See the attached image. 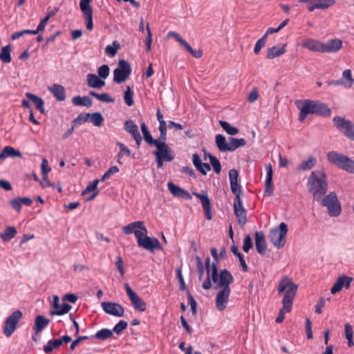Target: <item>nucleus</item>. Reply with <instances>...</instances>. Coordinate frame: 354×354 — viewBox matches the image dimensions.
<instances>
[{
  "instance_id": "6e6552de",
  "label": "nucleus",
  "mask_w": 354,
  "mask_h": 354,
  "mask_svg": "<svg viewBox=\"0 0 354 354\" xmlns=\"http://www.w3.org/2000/svg\"><path fill=\"white\" fill-rule=\"evenodd\" d=\"M335 126L344 135L351 140H354V124L348 120L341 116H335L333 118Z\"/></svg>"
},
{
  "instance_id": "338daca9",
  "label": "nucleus",
  "mask_w": 354,
  "mask_h": 354,
  "mask_svg": "<svg viewBox=\"0 0 354 354\" xmlns=\"http://www.w3.org/2000/svg\"><path fill=\"white\" fill-rule=\"evenodd\" d=\"M143 137L145 141L150 146L156 147L159 144L158 142H157V140H156V139L153 138L150 132L145 133V135H143Z\"/></svg>"
},
{
  "instance_id": "4c0bfd02",
  "label": "nucleus",
  "mask_w": 354,
  "mask_h": 354,
  "mask_svg": "<svg viewBox=\"0 0 354 354\" xmlns=\"http://www.w3.org/2000/svg\"><path fill=\"white\" fill-rule=\"evenodd\" d=\"M317 160L313 157L309 156L306 160H303L301 163L297 167V170L306 171L313 168L316 164Z\"/></svg>"
},
{
  "instance_id": "5701e85b",
  "label": "nucleus",
  "mask_w": 354,
  "mask_h": 354,
  "mask_svg": "<svg viewBox=\"0 0 354 354\" xmlns=\"http://www.w3.org/2000/svg\"><path fill=\"white\" fill-rule=\"evenodd\" d=\"M141 225H142V221L132 222V223L128 224L127 225L123 226L122 232L125 234H131L133 233L137 239V242H138V239H140L141 234H140V232H139V227Z\"/></svg>"
},
{
  "instance_id": "c9c22d12",
  "label": "nucleus",
  "mask_w": 354,
  "mask_h": 354,
  "mask_svg": "<svg viewBox=\"0 0 354 354\" xmlns=\"http://www.w3.org/2000/svg\"><path fill=\"white\" fill-rule=\"evenodd\" d=\"M246 145V141L244 138H236L234 137L229 138L228 151H233L240 147H243Z\"/></svg>"
},
{
  "instance_id": "dca6fc26",
  "label": "nucleus",
  "mask_w": 354,
  "mask_h": 354,
  "mask_svg": "<svg viewBox=\"0 0 354 354\" xmlns=\"http://www.w3.org/2000/svg\"><path fill=\"white\" fill-rule=\"evenodd\" d=\"M352 281V277H349L345 275L339 276L331 288L330 292L333 295L336 294L337 292H339L344 286L348 289L350 287Z\"/></svg>"
},
{
  "instance_id": "6e6d98bb",
  "label": "nucleus",
  "mask_w": 354,
  "mask_h": 354,
  "mask_svg": "<svg viewBox=\"0 0 354 354\" xmlns=\"http://www.w3.org/2000/svg\"><path fill=\"white\" fill-rule=\"evenodd\" d=\"M110 68L107 64L101 66L97 70V74L102 80H105L109 75Z\"/></svg>"
},
{
  "instance_id": "774afa93",
  "label": "nucleus",
  "mask_w": 354,
  "mask_h": 354,
  "mask_svg": "<svg viewBox=\"0 0 354 354\" xmlns=\"http://www.w3.org/2000/svg\"><path fill=\"white\" fill-rule=\"evenodd\" d=\"M84 17L86 22V29L89 31L92 30L93 28V14L85 15Z\"/></svg>"
},
{
  "instance_id": "ea45409f",
  "label": "nucleus",
  "mask_w": 354,
  "mask_h": 354,
  "mask_svg": "<svg viewBox=\"0 0 354 354\" xmlns=\"http://www.w3.org/2000/svg\"><path fill=\"white\" fill-rule=\"evenodd\" d=\"M89 95L97 98V100L107 103H113L115 100L112 98L109 93H104L99 94L93 91H91L88 93Z\"/></svg>"
},
{
  "instance_id": "f257e3e1",
  "label": "nucleus",
  "mask_w": 354,
  "mask_h": 354,
  "mask_svg": "<svg viewBox=\"0 0 354 354\" xmlns=\"http://www.w3.org/2000/svg\"><path fill=\"white\" fill-rule=\"evenodd\" d=\"M205 267L207 271V277L202 283L203 289H210L212 286V281L216 284L214 289H231L230 285L233 283L234 277L230 271L223 269L218 273L216 263H211L209 257L205 259Z\"/></svg>"
},
{
  "instance_id": "b1692460",
  "label": "nucleus",
  "mask_w": 354,
  "mask_h": 354,
  "mask_svg": "<svg viewBox=\"0 0 354 354\" xmlns=\"http://www.w3.org/2000/svg\"><path fill=\"white\" fill-rule=\"evenodd\" d=\"M192 161L196 169L203 175H206L207 171L211 170L210 165L208 163H203L198 153L193 154Z\"/></svg>"
},
{
  "instance_id": "423d86ee",
  "label": "nucleus",
  "mask_w": 354,
  "mask_h": 354,
  "mask_svg": "<svg viewBox=\"0 0 354 354\" xmlns=\"http://www.w3.org/2000/svg\"><path fill=\"white\" fill-rule=\"evenodd\" d=\"M288 231V225L285 223H281L278 228H274L270 231L268 239L274 247L280 249L286 243Z\"/></svg>"
},
{
  "instance_id": "c85d7f7f",
  "label": "nucleus",
  "mask_w": 354,
  "mask_h": 354,
  "mask_svg": "<svg viewBox=\"0 0 354 354\" xmlns=\"http://www.w3.org/2000/svg\"><path fill=\"white\" fill-rule=\"evenodd\" d=\"M8 157L22 158V153L20 151L15 149L11 146H6L0 153V160H1Z\"/></svg>"
},
{
  "instance_id": "bb28decb",
  "label": "nucleus",
  "mask_w": 354,
  "mask_h": 354,
  "mask_svg": "<svg viewBox=\"0 0 354 354\" xmlns=\"http://www.w3.org/2000/svg\"><path fill=\"white\" fill-rule=\"evenodd\" d=\"M342 47V41L339 39H333L327 43H324V53L337 52Z\"/></svg>"
},
{
  "instance_id": "de8ad7c7",
  "label": "nucleus",
  "mask_w": 354,
  "mask_h": 354,
  "mask_svg": "<svg viewBox=\"0 0 354 354\" xmlns=\"http://www.w3.org/2000/svg\"><path fill=\"white\" fill-rule=\"evenodd\" d=\"M58 10V8H55L53 10L47 13L46 16L41 20L39 24L38 25L39 30L43 31L44 30L49 19L53 16L55 15Z\"/></svg>"
},
{
  "instance_id": "2eb2a0df",
  "label": "nucleus",
  "mask_w": 354,
  "mask_h": 354,
  "mask_svg": "<svg viewBox=\"0 0 354 354\" xmlns=\"http://www.w3.org/2000/svg\"><path fill=\"white\" fill-rule=\"evenodd\" d=\"M156 147L157 150L153 152L155 156H159L167 162L172 161L174 159V154L167 144L159 143Z\"/></svg>"
},
{
  "instance_id": "9b49d317",
  "label": "nucleus",
  "mask_w": 354,
  "mask_h": 354,
  "mask_svg": "<svg viewBox=\"0 0 354 354\" xmlns=\"http://www.w3.org/2000/svg\"><path fill=\"white\" fill-rule=\"evenodd\" d=\"M234 212L240 226H244L247 222V211L243 207L241 196L236 194L234 201Z\"/></svg>"
},
{
  "instance_id": "20e7f679",
  "label": "nucleus",
  "mask_w": 354,
  "mask_h": 354,
  "mask_svg": "<svg viewBox=\"0 0 354 354\" xmlns=\"http://www.w3.org/2000/svg\"><path fill=\"white\" fill-rule=\"evenodd\" d=\"M308 191L313 195V199L319 201L326 193L328 183L324 171H313L308 178Z\"/></svg>"
},
{
  "instance_id": "e433bc0d",
  "label": "nucleus",
  "mask_w": 354,
  "mask_h": 354,
  "mask_svg": "<svg viewBox=\"0 0 354 354\" xmlns=\"http://www.w3.org/2000/svg\"><path fill=\"white\" fill-rule=\"evenodd\" d=\"M26 95L29 100L34 102V104H35V107L37 110H39L41 113H45V110L44 108V102L41 97L30 93H26Z\"/></svg>"
},
{
  "instance_id": "a878e982",
  "label": "nucleus",
  "mask_w": 354,
  "mask_h": 354,
  "mask_svg": "<svg viewBox=\"0 0 354 354\" xmlns=\"http://www.w3.org/2000/svg\"><path fill=\"white\" fill-rule=\"evenodd\" d=\"M50 320L42 315H37L35 319L33 330L37 335L42 331L49 324Z\"/></svg>"
},
{
  "instance_id": "473e14b6",
  "label": "nucleus",
  "mask_w": 354,
  "mask_h": 354,
  "mask_svg": "<svg viewBox=\"0 0 354 354\" xmlns=\"http://www.w3.org/2000/svg\"><path fill=\"white\" fill-rule=\"evenodd\" d=\"M285 46V45H283L282 47L274 46L269 48L266 54V58L271 59L284 54L286 53Z\"/></svg>"
},
{
  "instance_id": "e2e57ef3",
  "label": "nucleus",
  "mask_w": 354,
  "mask_h": 354,
  "mask_svg": "<svg viewBox=\"0 0 354 354\" xmlns=\"http://www.w3.org/2000/svg\"><path fill=\"white\" fill-rule=\"evenodd\" d=\"M252 247V238L250 235H247L243 240V250L245 252L248 253Z\"/></svg>"
},
{
  "instance_id": "5fc2aeb1",
  "label": "nucleus",
  "mask_w": 354,
  "mask_h": 354,
  "mask_svg": "<svg viewBox=\"0 0 354 354\" xmlns=\"http://www.w3.org/2000/svg\"><path fill=\"white\" fill-rule=\"evenodd\" d=\"M119 48V44L115 41L113 42V45H109L105 48V53L111 56H115Z\"/></svg>"
},
{
  "instance_id": "a19ab883",
  "label": "nucleus",
  "mask_w": 354,
  "mask_h": 354,
  "mask_svg": "<svg viewBox=\"0 0 354 354\" xmlns=\"http://www.w3.org/2000/svg\"><path fill=\"white\" fill-rule=\"evenodd\" d=\"M231 251L235 256H236L238 257V259L239 260V262L242 267L243 271L248 272V267L244 260L243 255L239 252L238 247L234 245H232L231 248Z\"/></svg>"
},
{
  "instance_id": "0eeeda50",
  "label": "nucleus",
  "mask_w": 354,
  "mask_h": 354,
  "mask_svg": "<svg viewBox=\"0 0 354 354\" xmlns=\"http://www.w3.org/2000/svg\"><path fill=\"white\" fill-rule=\"evenodd\" d=\"M322 206L327 207L328 214L330 216H338L341 213V205L338 201L337 194L335 192H330L324 198H320Z\"/></svg>"
},
{
  "instance_id": "0e129e2a",
  "label": "nucleus",
  "mask_w": 354,
  "mask_h": 354,
  "mask_svg": "<svg viewBox=\"0 0 354 354\" xmlns=\"http://www.w3.org/2000/svg\"><path fill=\"white\" fill-rule=\"evenodd\" d=\"M147 35L146 37L145 44L147 47V51L149 52L151 50V42H152V34L149 28V25L147 24Z\"/></svg>"
},
{
  "instance_id": "f03ea898",
  "label": "nucleus",
  "mask_w": 354,
  "mask_h": 354,
  "mask_svg": "<svg viewBox=\"0 0 354 354\" xmlns=\"http://www.w3.org/2000/svg\"><path fill=\"white\" fill-rule=\"evenodd\" d=\"M298 286L295 284L288 276H284L279 281L278 292L280 294L286 290L282 300L283 307L280 309L275 322L281 323L285 318V313H290L292 310V301L297 292Z\"/></svg>"
},
{
  "instance_id": "58836bf2",
  "label": "nucleus",
  "mask_w": 354,
  "mask_h": 354,
  "mask_svg": "<svg viewBox=\"0 0 354 354\" xmlns=\"http://www.w3.org/2000/svg\"><path fill=\"white\" fill-rule=\"evenodd\" d=\"M216 145L220 151H228V145L226 139L222 134H218L215 138Z\"/></svg>"
},
{
  "instance_id": "7c9ffc66",
  "label": "nucleus",
  "mask_w": 354,
  "mask_h": 354,
  "mask_svg": "<svg viewBox=\"0 0 354 354\" xmlns=\"http://www.w3.org/2000/svg\"><path fill=\"white\" fill-rule=\"evenodd\" d=\"M48 89L58 101H64L65 100V89L62 85L55 84L51 87H49Z\"/></svg>"
},
{
  "instance_id": "4be33fe9",
  "label": "nucleus",
  "mask_w": 354,
  "mask_h": 354,
  "mask_svg": "<svg viewBox=\"0 0 354 354\" xmlns=\"http://www.w3.org/2000/svg\"><path fill=\"white\" fill-rule=\"evenodd\" d=\"M301 46L311 51L324 53V43L313 39H305Z\"/></svg>"
},
{
  "instance_id": "864d4df0",
  "label": "nucleus",
  "mask_w": 354,
  "mask_h": 354,
  "mask_svg": "<svg viewBox=\"0 0 354 354\" xmlns=\"http://www.w3.org/2000/svg\"><path fill=\"white\" fill-rule=\"evenodd\" d=\"M133 93L131 91L130 86H127L126 91L124 92V100L125 103L131 106L133 104Z\"/></svg>"
},
{
  "instance_id": "603ef678",
  "label": "nucleus",
  "mask_w": 354,
  "mask_h": 354,
  "mask_svg": "<svg viewBox=\"0 0 354 354\" xmlns=\"http://www.w3.org/2000/svg\"><path fill=\"white\" fill-rule=\"evenodd\" d=\"M208 157L209 158V161H210L211 165L213 167L214 171L217 174H219L221 171V165L220 161L218 160V159L216 157H215L211 154H209Z\"/></svg>"
},
{
  "instance_id": "052dcab7",
  "label": "nucleus",
  "mask_w": 354,
  "mask_h": 354,
  "mask_svg": "<svg viewBox=\"0 0 354 354\" xmlns=\"http://www.w3.org/2000/svg\"><path fill=\"white\" fill-rule=\"evenodd\" d=\"M342 78L345 79L348 82V84H346V86L350 88L352 86L353 84L354 83V79L352 77V73L350 69L345 70L342 73Z\"/></svg>"
},
{
  "instance_id": "c03bdc74",
  "label": "nucleus",
  "mask_w": 354,
  "mask_h": 354,
  "mask_svg": "<svg viewBox=\"0 0 354 354\" xmlns=\"http://www.w3.org/2000/svg\"><path fill=\"white\" fill-rule=\"evenodd\" d=\"M11 48L10 46L8 45L3 47L0 53V59L3 63H10L11 62Z\"/></svg>"
},
{
  "instance_id": "7ed1b4c3",
  "label": "nucleus",
  "mask_w": 354,
  "mask_h": 354,
  "mask_svg": "<svg viewBox=\"0 0 354 354\" xmlns=\"http://www.w3.org/2000/svg\"><path fill=\"white\" fill-rule=\"evenodd\" d=\"M295 104L300 109L298 120L301 122H304L309 114H315L323 117H328L331 114L330 109L326 104L319 101L297 100Z\"/></svg>"
},
{
  "instance_id": "f704fd0d",
  "label": "nucleus",
  "mask_w": 354,
  "mask_h": 354,
  "mask_svg": "<svg viewBox=\"0 0 354 354\" xmlns=\"http://www.w3.org/2000/svg\"><path fill=\"white\" fill-rule=\"evenodd\" d=\"M72 103L75 106L91 107L93 104V100L91 98L87 96L81 97L77 95L73 97Z\"/></svg>"
},
{
  "instance_id": "680f3d73",
  "label": "nucleus",
  "mask_w": 354,
  "mask_h": 354,
  "mask_svg": "<svg viewBox=\"0 0 354 354\" xmlns=\"http://www.w3.org/2000/svg\"><path fill=\"white\" fill-rule=\"evenodd\" d=\"M187 299L191 306V310L192 314L194 315L196 314L197 302L196 301L194 297L191 295L190 292L187 291Z\"/></svg>"
},
{
  "instance_id": "aec40b11",
  "label": "nucleus",
  "mask_w": 354,
  "mask_h": 354,
  "mask_svg": "<svg viewBox=\"0 0 354 354\" xmlns=\"http://www.w3.org/2000/svg\"><path fill=\"white\" fill-rule=\"evenodd\" d=\"M266 178L265 183V194L270 196L274 193V185L272 183V168L271 164L266 166Z\"/></svg>"
},
{
  "instance_id": "c756f323",
  "label": "nucleus",
  "mask_w": 354,
  "mask_h": 354,
  "mask_svg": "<svg viewBox=\"0 0 354 354\" xmlns=\"http://www.w3.org/2000/svg\"><path fill=\"white\" fill-rule=\"evenodd\" d=\"M100 182L99 179L94 180L92 183L88 184L86 189L82 192V194L85 195L86 194L93 192V194L86 199L87 201L93 200L99 194L97 190V185Z\"/></svg>"
},
{
  "instance_id": "f8f14e48",
  "label": "nucleus",
  "mask_w": 354,
  "mask_h": 354,
  "mask_svg": "<svg viewBox=\"0 0 354 354\" xmlns=\"http://www.w3.org/2000/svg\"><path fill=\"white\" fill-rule=\"evenodd\" d=\"M137 243L139 247L143 248L151 252H154L155 250H162V247L159 240L154 237L151 238L146 236L143 239H138V241Z\"/></svg>"
},
{
  "instance_id": "f3484780",
  "label": "nucleus",
  "mask_w": 354,
  "mask_h": 354,
  "mask_svg": "<svg viewBox=\"0 0 354 354\" xmlns=\"http://www.w3.org/2000/svg\"><path fill=\"white\" fill-rule=\"evenodd\" d=\"M239 172L236 169H232L229 171V178L232 192L236 196V194L241 196L242 189L241 185L238 183Z\"/></svg>"
},
{
  "instance_id": "9d476101",
  "label": "nucleus",
  "mask_w": 354,
  "mask_h": 354,
  "mask_svg": "<svg viewBox=\"0 0 354 354\" xmlns=\"http://www.w3.org/2000/svg\"><path fill=\"white\" fill-rule=\"evenodd\" d=\"M22 317V312L17 310L14 311L6 318L3 326V333L6 337H9L12 335L16 329L18 322Z\"/></svg>"
},
{
  "instance_id": "3c124183",
  "label": "nucleus",
  "mask_w": 354,
  "mask_h": 354,
  "mask_svg": "<svg viewBox=\"0 0 354 354\" xmlns=\"http://www.w3.org/2000/svg\"><path fill=\"white\" fill-rule=\"evenodd\" d=\"M91 2V0H80V7L84 15L93 14Z\"/></svg>"
},
{
  "instance_id": "ddd939ff",
  "label": "nucleus",
  "mask_w": 354,
  "mask_h": 354,
  "mask_svg": "<svg viewBox=\"0 0 354 354\" xmlns=\"http://www.w3.org/2000/svg\"><path fill=\"white\" fill-rule=\"evenodd\" d=\"M103 310L108 315L115 317H122L124 313V307L115 302L104 301L101 304Z\"/></svg>"
},
{
  "instance_id": "72a5a7b5",
  "label": "nucleus",
  "mask_w": 354,
  "mask_h": 354,
  "mask_svg": "<svg viewBox=\"0 0 354 354\" xmlns=\"http://www.w3.org/2000/svg\"><path fill=\"white\" fill-rule=\"evenodd\" d=\"M17 234V231L14 226H8L0 234V237L4 242H8L13 239Z\"/></svg>"
},
{
  "instance_id": "49530a36",
  "label": "nucleus",
  "mask_w": 354,
  "mask_h": 354,
  "mask_svg": "<svg viewBox=\"0 0 354 354\" xmlns=\"http://www.w3.org/2000/svg\"><path fill=\"white\" fill-rule=\"evenodd\" d=\"M71 308L72 307L71 305H69L66 303H64L62 305H61V307L59 309L50 310L49 313L51 316H54V315L60 316V315H63L68 313L70 311V310L71 309Z\"/></svg>"
},
{
  "instance_id": "8fccbe9b",
  "label": "nucleus",
  "mask_w": 354,
  "mask_h": 354,
  "mask_svg": "<svg viewBox=\"0 0 354 354\" xmlns=\"http://www.w3.org/2000/svg\"><path fill=\"white\" fill-rule=\"evenodd\" d=\"M113 330H111L108 328H103L100 330H98L95 335V337L100 340H105L113 336Z\"/></svg>"
},
{
  "instance_id": "4468645a",
  "label": "nucleus",
  "mask_w": 354,
  "mask_h": 354,
  "mask_svg": "<svg viewBox=\"0 0 354 354\" xmlns=\"http://www.w3.org/2000/svg\"><path fill=\"white\" fill-rule=\"evenodd\" d=\"M231 289L221 288L216 294V306L219 311H223L226 308L227 304L229 301Z\"/></svg>"
},
{
  "instance_id": "a211bd4d",
  "label": "nucleus",
  "mask_w": 354,
  "mask_h": 354,
  "mask_svg": "<svg viewBox=\"0 0 354 354\" xmlns=\"http://www.w3.org/2000/svg\"><path fill=\"white\" fill-rule=\"evenodd\" d=\"M167 187L169 191L175 197H178L185 199H192V198L191 194L187 191L175 185L172 182H169L167 183Z\"/></svg>"
},
{
  "instance_id": "2f4dec72",
  "label": "nucleus",
  "mask_w": 354,
  "mask_h": 354,
  "mask_svg": "<svg viewBox=\"0 0 354 354\" xmlns=\"http://www.w3.org/2000/svg\"><path fill=\"white\" fill-rule=\"evenodd\" d=\"M129 299L131 300V302L135 310L140 312H144L146 310V303L140 297L137 295V293L131 297Z\"/></svg>"
},
{
  "instance_id": "37998d69",
  "label": "nucleus",
  "mask_w": 354,
  "mask_h": 354,
  "mask_svg": "<svg viewBox=\"0 0 354 354\" xmlns=\"http://www.w3.org/2000/svg\"><path fill=\"white\" fill-rule=\"evenodd\" d=\"M62 345V341L59 339H50L47 344L44 346V351L48 354L53 351L54 348H57Z\"/></svg>"
},
{
  "instance_id": "1a4fd4ad",
  "label": "nucleus",
  "mask_w": 354,
  "mask_h": 354,
  "mask_svg": "<svg viewBox=\"0 0 354 354\" xmlns=\"http://www.w3.org/2000/svg\"><path fill=\"white\" fill-rule=\"evenodd\" d=\"M131 73L130 64L124 59L118 62V67L113 71V81L117 84L124 82Z\"/></svg>"
},
{
  "instance_id": "39448f33",
  "label": "nucleus",
  "mask_w": 354,
  "mask_h": 354,
  "mask_svg": "<svg viewBox=\"0 0 354 354\" xmlns=\"http://www.w3.org/2000/svg\"><path fill=\"white\" fill-rule=\"evenodd\" d=\"M326 157L330 163L349 174H354V160L351 158L335 151L328 152Z\"/></svg>"
},
{
  "instance_id": "cd10ccee",
  "label": "nucleus",
  "mask_w": 354,
  "mask_h": 354,
  "mask_svg": "<svg viewBox=\"0 0 354 354\" xmlns=\"http://www.w3.org/2000/svg\"><path fill=\"white\" fill-rule=\"evenodd\" d=\"M317 1L316 3L308 6L309 12H313L315 9L325 10L335 4V0H317Z\"/></svg>"
},
{
  "instance_id": "bf43d9fd",
  "label": "nucleus",
  "mask_w": 354,
  "mask_h": 354,
  "mask_svg": "<svg viewBox=\"0 0 354 354\" xmlns=\"http://www.w3.org/2000/svg\"><path fill=\"white\" fill-rule=\"evenodd\" d=\"M119 171V168L117 167V166H113V167H111L108 171H106L104 175L102 176V177L101 178V179H99L100 181L103 182V181H105L107 179H109L110 178L111 176L118 173Z\"/></svg>"
},
{
  "instance_id": "79ce46f5",
  "label": "nucleus",
  "mask_w": 354,
  "mask_h": 354,
  "mask_svg": "<svg viewBox=\"0 0 354 354\" xmlns=\"http://www.w3.org/2000/svg\"><path fill=\"white\" fill-rule=\"evenodd\" d=\"M124 129L130 133L131 136H134L140 133L138 125L131 120H127L124 122Z\"/></svg>"
},
{
  "instance_id": "a18cd8bd",
  "label": "nucleus",
  "mask_w": 354,
  "mask_h": 354,
  "mask_svg": "<svg viewBox=\"0 0 354 354\" xmlns=\"http://www.w3.org/2000/svg\"><path fill=\"white\" fill-rule=\"evenodd\" d=\"M219 124L230 136H235L239 133V129L236 127L231 126L226 121L220 120Z\"/></svg>"
},
{
  "instance_id": "4d7b16f0",
  "label": "nucleus",
  "mask_w": 354,
  "mask_h": 354,
  "mask_svg": "<svg viewBox=\"0 0 354 354\" xmlns=\"http://www.w3.org/2000/svg\"><path fill=\"white\" fill-rule=\"evenodd\" d=\"M128 326V323L124 320H120L113 328V332L120 335L124 330Z\"/></svg>"
},
{
  "instance_id": "09e8293b",
  "label": "nucleus",
  "mask_w": 354,
  "mask_h": 354,
  "mask_svg": "<svg viewBox=\"0 0 354 354\" xmlns=\"http://www.w3.org/2000/svg\"><path fill=\"white\" fill-rule=\"evenodd\" d=\"M90 120L96 127H101L104 122V117L100 112H95L90 115Z\"/></svg>"
},
{
  "instance_id": "6ab92c4d",
  "label": "nucleus",
  "mask_w": 354,
  "mask_h": 354,
  "mask_svg": "<svg viewBox=\"0 0 354 354\" xmlns=\"http://www.w3.org/2000/svg\"><path fill=\"white\" fill-rule=\"evenodd\" d=\"M194 194L200 199L203 208L205 212V218L207 220H212V214H211V203L210 200L207 194H201V193H194Z\"/></svg>"
},
{
  "instance_id": "13d9d810",
  "label": "nucleus",
  "mask_w": 354,
  "mask_h": 354,
  "mask_svg": "<svg viewBox=\"0 0 354 354\" xmlns=\"http://www.w3.org/2000/svg\"><path fill=\"white\" fill-rule=\"evenodd\" d=\"M91 113H80L75 119L73 120L74 124H82L87 122L90 118Z\"/></svg>"
},
{
  "instance_id": "69168bd1",
  "label": "nucleus",
  "mask_w": 354,
  "mask_h": 354,
  "mask_svg": "<svg viewBox=\"0 0 354 354\" xmlns=\"http://www.w3.org/2000/svg\"><path fill=\"white\" fill-rule=\"evenodd\" d=\"M176 274H177V278L180 282L179 289H180V290L183 291L186 289V285H185L184 278H183L180 268H178L176 270Z\"/></svg>"
},
{
  "instance_id": "412c9836",
  "label": "nucleus",
  "mask_w": 354,
  "mask_h": 354,
  "mask_svg": "<svg viewBox=\"0 0 354 354\" xmlns=\"http://www.w3.org/2000/svg\"><path fill=\"white\" fill-rule=\"evenodd\" d=\"M255 246L258 253L261 255H264L266 253L267 246L266 237L263 232H256L254 234Z\"/></svg>"
},
{
  "instance_id": "393cba45",
  "label": "nucleus",
  "mask_w": 354,
  "mask_h": 354,
  "mask_svg": "<svg viewBox=\"0 0 354 354\" xmlns=\"http://www.w3.org/2000/svg\"><path fill=\"white\" fill-rule=\"evenodd\" d=\"M86 81L87 85L91 88H101L105 86V82L95 74H88Z\"/></svg>"
}]
</instances>
